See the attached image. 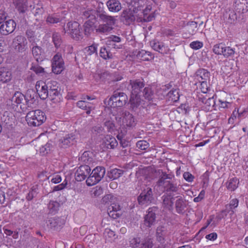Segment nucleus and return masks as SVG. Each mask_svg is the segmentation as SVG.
<instances>
[{
    "instance_id": "13d9d810",
    "label": "nucleus",
    "mask_w": 248,
    "mask_h": 248,
    "mask_svg": "<svg viewBox=\"0 0 248 248\" xmlns=\"http://www.w3.org/2000/svg\"><path fill=\"white\" fill-rule=\"evenodd\" d=\"M97 45L93 44L92 45L85 48V53L88 55H91L93 54L97 55Z\"/></svg>"
},
{
    "instance_id": "69168bd1",
    "label": "nucleus",
    "mask_w": 248,
    "mask_h": 248,
    "mask_svg": "<svg viewBox=\"0 0 248 248\" xmlns=\"http://www.w3.org/2000/svg\"><path fill=\"white\" fill-rule=\"evenodd\" d=\"M26 102V105L28 107H31L32 104H33V102L34 101V96L31 97V95H29V93H28L25 96V100Z\"/></svg>"
},
{
    "instance_id": "f8f14e48",
    "label": "nucleus",
    "mask_w": 248,
    "mask_h": 248,
    "mask_svg": "<svg viewBox=\"0 0 248 248\" xmlns=\"http://www.w3.org/2000/svg\"><path fill=\"white\" fill-rule=\"evenodd\" d=\"M91 168L88 165L80 166L75 173L76 181L81 182L88 178L90 174Z\"/></svg>"
},
{
    "instance_id": "49530a36",
    "label": "nucleus",
    "mask_w": 248,
    "mask_h": 248,
    "mask_svg": "<svg viewBox=\"0 0 248 248\" xmlns=\"http://www.w3.org/2000/svg\"><path fill=\"white\" fill-rule=\"evenodd\" d=\"M113 29V27L105 24H100L96 29V31L100 33L107 34Z\"/></svg>"
},
{
    "instance_id": "cd10ccee",
    "label": "nucleus",
    "mask_w": 248,
    "mask_h": 248,
    "mask_svg": "<svg viewBox=\"0 0 248 248\" xmlns=\"http://www.w3.org/2000/svg\"><path fill=\"white\" fill-rule=\"evenodd\" d=\"M84 99H85V98ZM77 105L78 108L85 110L87 114H90L91 111L95 108L92 103L86 101L85 100L78 101L77 103Z\"/></svg>"
},
{
    "instance_id": "79ce46f5",
    "label": "nucleus",
    "mask_w": 248,
    "mask_h": 248,
    "mask_svg": "<svg viewBox=\"0 0 248 248\" xmlns=\"http://www.w3.org/2000/svg\"><path fill=\"white\" fill-rule=\"evenodd\" d=\"M197 76L200 78L202 80H206L209 79L210 77V73L206 69H200L196 72Z\"/></svg>"
},
{
    "instance_id": "473e14b6",
    "label": "nucleus",
    "mask_w": 248,
    "mask_h": 248,
    "mask_svg": "<svg viewBox=\"0 0 248 248\" xmlns=\"http://www.w3.org/2000/svg\"><path fill=\"white\" fill-rule=\"evenodd\" d=\"M79 160L89 166L93 162V154L88 151L84 152L80 157Z\"/></svg>"
},
{
    "instance_id": "0eeeda50",
    "label": "nucleus",
    "mask_w": 248,
    "mask_h": 248,
    "mask_svg": "<svg viewBox=\"0 0 248 248\" xmlns=\"http://www.w3.org/2000/svg\"><path fill=\"white\" fill-rule=\"evenodd\" d=\"M130 86L131 89V96L130 101L133 104L132 100L140 95L145 86L143 79H133L130 80Z\"/></svg>"
},
{
    "instance_id": "680f3d73",
    "label": "nucleus",
    "mask_w": 248,
    "mask_h": 248,
    "mask_svg": "<svg viewBox=\"0 0 248 248\" xmlns=\"http://www.w3.org/2000/svg\"><path fill=\"white\" fill-rule=\"evenodd\" d=\"M136 146L141 150H145L149 147V144L145 140H140L137 142Z\"/></svg>"
},
{
    "instance_id": "6e6d98bb",
    "label": "nucleus",
    "mask_w": 248,
    "mask_h": 248,
    "mask_svg": "<svg viewBox=\"0 0 248 248\" xmlns=\"http://www.w3.org/2000/svg\"><path fill=\"white\" fill-rule=\"evenodd\" d=\"M44 13V9L42 7H36L35 8L34 11L33 12V13L35 16L36 17V20H43V14Z\"/></svg>"
},
{
    "instance_id": "774afa93",
    "label": "nucleus",
    "mask_w": 248,
    "mask_h": 248,
    "mask_svg": "<svg viewBox=\"0 0 248 248\" xmlns=\"http://www.w3.org/2000/svg\"><path fill=\"white\" fill-rule=\"evenodd\" d=\"M92 23L89 21V20L87 21L84 24V33L85 35H88L90 34L92 31Z\"/></svg>"
},
{
    "instance_id": "c756f323",
    "label": "nucleus",
    "mask_w": 248,
    "mask_h": 248,
    "mask_svg": "<svg viewBox=\"0 0 248 248\" xmlns=\"http://www.w3.org/2000/svg\"><path fill=\"white\" fill-rule=\"evenodd\" d=\"M167 234V229L162 226H158L156 230V240L160 243H164Z\"/></svg>"
},
{
    "instance_id": "5701e85b",
    "label": "nucleus",
    "mask_w": 248,
    "mask_h": 248,
    "mask_svg": "<svg viewBox=\"0 0 248 248\" xmlns=\"http://www.w3.org/2000/svg\"><path fill=\"white\" fill-rule=\"evenodd\" d=\"M97 16L99 17L100 20L103 22L104 23V24L106 25L113 27L115 24L116 21V18L114 16L107 15L105 12L99 13L97 15Z\"/></svg>"
},
{
    "instance_id": "e2e57ef3",
    "label": "nucleus",
    "mask_w": 248,
    "mask_h": 248,
    "mask_svg": "<svg viewBox=\"0 0 248 248\" xmlns=\"http://www.w3.org/2000/svg\"><path fill=\"white\" fill-rule=\"evenodd\" d=\"M37 193V192L36 190V188L35 186H33L26 196L27 200L31 201L34 197L36 196Z\"/></svg>"
},
{
    "instance_id": "3c124183",
    "label": "nucleus",
    "mask_w": 248,
    "mask_h": 248,
    "mask_svg": "<svg viewBox=\"0 0 248 248\" xmlns=\"http://www.w3.org/2000/svg\"><path fill=\"white\" fill-rule=\"evenodd\" d=\"M153 246V239L147 237L142 241L140 248H152Z\"/></svg>"
},
{
    "instance_id": "bb28decb",
    "label": "nucleus",
    "mask_w": 248,
    "mask_h": 248,
    "mask_svg": "<svg viewBox=\"0 0 248 248\" xmlns=\"http://www.w3.org/2000/svg\"><path fill=\"white\" fill-rule=\"evenodd\" d=\"M179 185L177 184L174 183L171 181L169 182L163 187L164 191L167 194L172 195L173 193H178V191L180 189Z\"/></svg>"
},
{
    "instance_id": "393cba45",
    "label": "nucleus",
    "mask_w": 248,
    "mask_h": 248,
    "mask_svg": "<svg viewBox=\"0 0 248 248\" xmlns=\"http://www.w3.org/2000/svg\"><path fill=\"white\" fill-rule=\"evenodd\" d=\"M13 4L20 14H24L28 9L27 0H13Z\"/></svg>"
},
{
    "instance_id": "7c9ffc66",
    "label": "nucleus",
    "mask_w": 248,
    "mask_h": 248,
    "mask_svg": "<svg viewBox=\"0 0 248 248\" xmlns=\"http://www.w3.org/2000/svg\"><path fill=\"white\" fill-rule=\"evenodd\" d=\"M152 9L151 6L150 5H146V7L143 9L141 14H142L143 17V20L144 22H149L153 20L155 18L154 13L149 14Z\"/></svg>"
},
{
    "instance_id": "1a4fd4ad",
    "label": "nucleus",
    "mask_w": 248,
    "mask_h": 248,
    "mask_svg": "<svg viewBox=\"0 0 248 248\" xmlns=\"http://www.w3.org/2000/svg\"><path fill=\"white\" fill-rule=\"evenodd\" d=\"M52 72L56 74H60L64 69V62L62 54L57 53L51 60Z\"/></svg>"
},
{
    "instance_id": "864d4df0",
    "label": "nucleus",
    "mask_w": 248,
    "mask_h": 248,
    "mask_svg": "<svg viewBox=\"0 0 248 248\" xmlns=\"http://www.w3.org/2000/svg\"><path fill=\"white\" fill-rule=\"evenodd\" d=\"M225 45L222 43L217 44L214 46L213 52L217 55H222Z\"/></svg>"
},
{
    "instance_id": "de8ad7c7",
    "label": "nucleus",
    "mask_w": 248,
    "mask_h": 248,
    "mask_svg": "<svg viewBox=\"0 0 248 248\" xmlns=\"http://www.w3.org/2000/svg\"><path fill=\"white\" fill-rule=\"evenodd\" d=\"M60 203L54 201H50L48 204V208L51 214H55L59 210Z\"/></svg>"
},
{
    "instance_id": "09e8293b",
    "label": "nucleus",
    "mask_w": 248,
    "mask_h": 248,
    "mask_svg": "<svg viewBox=\"0 0 248 248\" xmlns=\"http://www.w3.org/2000/svg\"><path fill=\"white\" fill-rule=\"evenodd\" d=\"M30 69L35 72L37 75L42 76L45 73L44 68L40 66L38 63L35 64L32 63Z\"/></svg>"
},
{
    "instance_id": "72a5a7b5",
    "label": "nucleus",
    "mask_w": 248,
    "mask_h": 248,
    "mask_svg": "<svg viewBox=\"0 0 248 248\" xmlns=\"http://www.w3.org/2000/svg\"><path fill=\"white\" fill-rule=\"evenodd\" d=\"M175 206L177 213L182 214L186 208V202L182 198H179L176 201Z\"/></svg>"
},
{
    "instance_id": "7ed1b4c3",
    "label": "nucleus",
    "mask_w": 248,
    "mask_h": 248,
    "mask_svg": "<svg viewBox=\"0 0 248 248\" xmlns=\"http://www.w3.org/2000/svg\"><path fill=\"white\" fill-rule=\"evenodd\" d=\"M65 33L68 34L73 39L78 41L83 38L82 28L76 21L69 22L63 28Z\"/></svg>"
},
{
    "instance_id": "a19ab883",
    "label": "nucleus",
    "mask_w": 248,
    "mask_h": 248,
    "mask_svg": "<svg viewBox=\"0 0 248 248\" xmlns=\"http://www.w3.org/2000/svg\"><path fill=\"white\" fill-rule=\"evenodd\" d=\"M163 204L164 205L168 208H171L173 205V200L174 198L171 197V195L164 194L162 197Z\"/></svg>"
},
{
    "instance_id": "58836bf2",
    "label": "nucleus",
    "mask_w": 248,
    "mask_h": 248,
    "mask_svg": "<svg viewBox=\"0 0 248 248\" xmlns=\"http://www.w3.org/2000/svg\"><path fill=\"white\" fill-rule=\"evenodd\" d=\"M167 97L169 100L176 102L179 100L180 95L177 89H173L167 93Z\"/></svg>"
},
{
    "instance_id": "a18cd8bd",
    "label": "nucleus",
    "mask_w": 248,
    "mask_h": 248,
    "mask_svg": "<svg viewBox=\"0 0 248 248\" xmlns=\"http://www.w3.org/2000/svg\"><path fill=\"white\" fill-rule=\"evenodd\" d=\"M100 56L103 59L107 60L112 58V54L110 52L109 50L105 47H102L100 49Z\"/></svg>"
},
{
    "instance_id": "412c9836",
    "label": "nucleus",
    "mask_w": 248,
    "mask_h": 248,
    "mask_svg": "<svg viewBox=\"0 0 248 248\" xmlns=\"http://www.w3.org/2000/svg\"><path fill=\"white\" fill-rule=\"evenodd\" d=\"M150 46L155 50L163 54H167L169 51V48L164 45L163 42L156 40L151 41Z\"/></svg>"
},
{
    "instance_id": "e433bc0d",
    "label": "nucleus",
    "mask_w": 248,
    "mask_h": 248,
    "mask_svg": "<svg viewBox=\"0 0 248 248\" xmlns=\"http://www.w3.org/2000/svg\"><path fill=\"white\" fill-rule=\"evenodd\" d=\"M224 16L226 19V22L230 24L234 23L237 19L235 12L231 10L226 11V13L224 15Z\"/></svg>"
},
{
    "instance_id": "c03bdc74",
    "label": "nucleus",
    "mask_w": 248,
    "mask_h": 248,
    "mask_svg": "<svg viewBox=\"0 0 248 248\" xmlns=\"http://www.w3.org/2000/svg\"><path fill=\"white\" fill-rule=\"evenodd\" d=\"M53 148L52 141H50L40 148V152L42 155L48 154Z\"/></svg>"
},
{
    "instance_id": "338daca9",
    "label": "nucleus",
    "mask_w": 248,
    "mask_h": 248,
    "mask_svg": "<svg viewBox=\"0 0 248 248\" xmlns=\"http://www.w3.org/2000/svg\"><path fill=\"white\" fill-rule=\"evenodd\" d=\"M61 19L57 16H49L46 18V22L50 24L57 23L61 21Z\"/></svg>"
},
{
    "instance_id": "c85d7f7f",
    "label": "nucleus",
    "mask_w": 248,
    "mask_h": 248,
    "mask_svg": "<svg viewBox=\"0 0 248 248\" xmlns=\"http://www.w3.org/2000/svg\"><path fill=\"white\" fill-rule=\"evenodd\" d=\"M11 72L6 67H0V81L6 83L11 80Z\"/></svg>"
},
{
    "instance_id": "dca6fc26",
    "label": "nucleus",
    "mask_w": 248,
    "mask_h": 248,
    "mask_svg": "<svg viewBox=\"0 0 248 248\" xmlns=\"http://www.w3.org/2000/svg\"><path fill=\"white\" fill-rule=\"evenodd\" d=\"M133 54L136 59L143 61H150L154 58V55L151 52L143 49H136L133 51Z\"/></svg>"
},
{
    "instance_id": "4d7b16f0",
    "label": "nucleus",
    "mask_w": 248,
    "mask_h": 248,
    "mask_svg": "<svg viewBox=\"0 0 248 248\" xmlns=\"http://www.w3.org/2000/svg\"><path fill=\"white\" fill-rule=\"evenodd\" d=\"M239 201L237 199L232 200L229 204L225 205V208L227 210H234L238 205Z\"/></svg>"
},
{
    "instance_id": "4468645a",
    "label": "nucleus",
    "mask_w": 248,
    "mask_h": 248,
    "mask_svg": "<svg viewBox=\"0 0 248 248\" xmlns=\"http://www.w3.org/2000/svg\"><path fill=\"white\" fill-rule=\"evenodd\" d=\"M16 27V22L12 19L3 22L0 26V33L3 35H7L12 33Z\"/></svg>"
},
{
    "instance_id": "9b49d317",
    "label": "nucleus",
    "mask_w": 248,
    "mask_h": 248,
    "mask_svg": "<svg viewBox=\"0 0 248 248\" xmlns=\"http://www.w3.org/2000/svg\"><path fill=\"white\" fill-rule=\"evenodd\" d=\"M77 139V136L74 133L66 134L59 140V147L63 149L68 148L76 144Z\"/></svg>"
},
{
    "instance_id": "603ef678",
    "label": "nucleus",
    "mask_w": 248,
    "mask_h": 248,
    "mask_svg": "<svg viewBox=\"0 0 248 248\" xmlns=\"http://www.w3.org/2000/svg\"><path fill=\"white\" fill-rule=\"evenodd\" d=\"M142 241L140 237H134L130 239L129 245L132 248H140Z\"/></svg>"
},
{
    "instance_id": "a878e982",
    "label": "nucleus",
    "mask_w": 248,
    "mask_h": 248,
    "mask_svg": "<svg viewBox=\"0 0 248 248\" xmlns=\"http://www.w3.org/2000/svg\"><path fill=\"white\" fill-rule=\"evenodd\" d=\"M108 10L111 12H118L122 9V5L118 0H108L106 2Z\"/></svg>"
},
{
    "instance_id": "a211bd4d",
    "label": "nucleus",
    "mask_w": 248,
    "mask_h": 248,
    "mask_svg": "<svg viewBox=\"0 0 248 248\" xmlns=\"http://www.w3.org/2000/svg\"><path fill=\"white\" fill-rule=\"evenodd\" d=\"M31 54L38 63H41L44 60V50L38 45L30 48Z\"/></svg>"
},
{
    "instance_id": "2eb2a0df",
    "label": "nucleus",
    "mask_w": 248,
    "mask_h": 248,
    "mask_svg": "<svg viewBox=\"0 0 248 248\" xmlns=\"http://www.w3.org/2000/svg\"><path fill=\"white\" fill-rule=\"evenodd\" d=\"M35 88L41 99L45 100L47 98H49V95L46 82L43 80L37 81L35 85Z\"/></svg>"
},
{
    "instance_id": "39448f33",
    "label": "nucleus",
    "mask_w": 248,
    "mask_h": 248,
    "mask_svg": "<svg viewBox=\"0 0 248 248\" xmlns=\"http://www.w3.org/2000/svg\"><path fill=\"white\" fill-rule=\"evenodd\" d=\"M46 83L49 95V99L53 101L54 102H59L60 100L61 94L57 82L51 80L47 81Z\"/></svg>"
},
{
    "instance_id": "2f4dec72",
    "label": "nucleus",
    "mask_w": 248,
    "mask_h": 248,
    "mask_svg": "<svg viewBox=\"0 0 248 248\" xmlns=\"http://www.w3.org/2000/svg\"><path fill=\"white\" fill-rule=\"evenodd\" d=\"M146 3L147 0H138L137 1H135L132 5V11L136 14L138 13L139 12L141 13Z\"/></svg>"
},
{
    "instance_id": "bf43d9fd",
    "label": "nucleus",
    "mask_w": 248,
    "mask_h": 248,
    "mask_svg": "<svg viewBox=\"0 0 248 248\" xmlns=\"http://www.w3.org/2000/svg\"><path fill=\"white\" fill-rule=\"evenodd\" d=\"M115 198L111 194H107L102 199V202L104 204L112 203L114 202Z\"/></svg>"
},
{
    "instance_id": "aec40b11",
    "label": "nucleus",
    "mask_w": 248,
    "mask_h": 248,
    "mask_svg": "<svg viewBox=\"0 0 248 248\" xmlns=\"http://www.w3.org/2000/svg\"><path fill=\"white\" fill-rule=\"evenodd\" d=\"M234 9L240 13H245L248 11V0H234Z\"/></svg>"
},
{
    "instance_id": "5fc2aeb1",
    "label": "nucleus",
    "mask_w": 248,
    "mask_h": 248,
    "mask_svg": "<svg viewBox=\"0 0 248 248\" xmlns=\"http://www.w3.org/2000/svg\"><path fill=\"white\" fill-rule=\"evenodd\" d=\"M187 29L189 33L192 35L194 34L197 29V23L195 21H191L187 24Z\"/></svg>"
},
{
    "instance_id": "f3484780",
    "label": "nucleus",
    "mask_w": 248,
    "mask_h": 248,
    "mask_svg": "<svg viewBox=\"0 0 248 248\" xmlns=\"http://www.w3.org/2000/svg\"><path fill=\"white\" fill-rule=\"evenodd\" d=\"M103 148L107 149H113L118 145L116 139L111 135H107L103 139Z\"/></svg>"
},
{
    "instance_id": "8fccbe9b",
    "label": "nucleus",
    "mask_w": 248,
    "mask_h": 248,
    "mask_svg": "<svg viewBox=\"0 0 248 248\" xmlns=\"http://www.w3.org/2000/svg\"><path fill=\"white\" fill-rule=\"evenodd\" d=\"M235 53V49L230 46H224L222 55L225 58L232 57Z\"/></svg>"
},
{
    "instance_id": "0e129e2a",
    "label": "nucleus",
    "mask_w": 248,
    "mask_h": 248,
    "mask_svg": "<svg viewBox=\"0 0 248 248\" xmlns=\"http://www.w3.org/2000/svg\"><path fill=\"white\" fill-rule=\"evenodd\" d=\"M189 46L193 49L197 50L203 46V43L199 41H193L189 44Z\"/></svg>"
},
{
    "instance_id": "6ab92c4d",
    "label": "nucleus",
    "mask_w": 248,
    "mask_h": 248,
    "mask_svg": "<svg viewBox=\"0 0 248 248\" xmlns=\"http://www.w3.org/2000/svg\"><path fill=\"white\" fill-rule=\"evenodd\" d=\"M121 20L125 25H129L134 22L135 17L130 9L124 10L121 15Z\"/></svg>"
},
{
    "instance_id": "423d86ee",
    "label": "nucleus",
    "mask_w": 248,
    "mask_h": 248,
    "mask_svg": "<svg viewBox=\"0 0 248 248\" xmlns=\"http://www.w3.org/2000/svg\"><path fill=\"white\" fill-rule=\"evenodd\" d=\"M12 46L17 53L25 52L28 47V42L26 38L22 35L16 36L13 40Z\"/></svg>"
},
{
    "instance_id": "6e6552de",
    "label": "nucleus",
    "mask_w": 248,
    "mask_h": 248,
    "mask_svg": "<svg viewBox=\"0 0 248 248\" xmlns=\"http://www.w3.org/2000/svg\"><path fill=\"white\" fill-rule=\"evenodd\" d=\"M137 200L139 204L141 205H147L154 202L155 198L152 188L148 187L144 189L138 197Z\"/></svg>"
},
{
    "instance_id": "20e7f679",
    "label": "nucleus",
    "mask_w": 248,
    "mask_h": 248,
    "mask_svg": "<svg viewBox=\"0 0 248 248\" xmlns=\"http://www.w3.org/2000/svg\"><path fill=\"white\" fill-rule=\"evenodd\" d=\"M106 170L104 167L97 166L94 168L87 178L86 184L88 186L95 185L104 177Z\"/></svg>"
},
{
    "instance_id": "b1692460",
    "label": "nucleus",
    "mask_w": 248,
    "mask_h": 248,
    "mask_svg": "<svg viewBox=\"0 0 248 248\" xmlns=\"http://www.w3.org/2000/svg\"><path fill=\"white\" fill-rule=\"evenodd\" d=\"M123 124L127 127H132L136 125L135 119L132 114L128 111H124L122 114Z\"/></svg>"
},
{
    "instance_id": "f704fd0d",
    "label": "nucleus",
    "mask_w": 248,
    "mask_h": 248,
    "mask_svg": "<svg viewBox=\"0 0 248 248\" xmlns=\"http://www.w3.org/2000/svg\"><path fill=\"white\" fill-rule=\"evenodd\" d=\"M52 42L56 48L61 47L63 41L60 33L57 32H53L52 34Z\"/></svg>"
},
{
    "instance_id": "4c0bfd02",
    "label": "nucleus",
    "mask_w": 248,
    "mask_h": 248,
    "mask_svg": "<svg viewBox=\"0 0 248 248\" xmlns=\"http://www.w3.org/2000/svg\"><path fill=\"white\" fill-rule=\"evenodd\" d=\"M153 95V92L151 88L149 86L145 87L143 88L141 93L139 97L143 96L146 99L150 100L152 99Z\"/></svg>"
},
{
    "instance_id": "f257e3e1",
    "label": "nucleus",
    "mask_w": 248,
    "mask_h": 248,
    "mask_svg": "<svg viewBox=\"0 0 248 248\" xmlns=\"http://www.w3.org/2000/svg\"><path fill=\"white\" fill-rule=\"evenodd\" d=\"M26 120L29 126H38L46 120L45 113L40 109H36L28 112L26 116Z\"/></svg>"
},
{
    "instance_id": "052dcab7",
    "label": "nucleus",
    "mask_w": 248,
    "mask_h": 248,
    "mask_svg": "<svg viewBox=\"0 0 248 248\" xmlns=\"http://www.w3.org/2000/svg\"><path fill=\"white\" fill-rule=\"evenodd\" d=\"M96 11L93 9H88L83 12V16L85 18H91V19H94L95 18V14Z\"/></svg>"
},
{
    "instance_id": "ea45409f",
    "label": "nucleus",
    "mask_w": 248,
    "mask_h": 248,
    "mask_svg": "<svg viewBox=\"0 0 248 248\" xmlns=\"http://www.w3.org/2000/svg\"><path fill=\"white\" fill-rule=\"evenodd\" d=\"M239 184V180L236 178H232L230 179L226 183L227 188L231 190L234 191L238 187Z\"/></svg>"
},
{
    "instance_id": "ddd939ff",
    "label": "nucleus",
    "mask_w": 248,
    "mask_h": 248,
    "mask_svg": "<svg viewBox=\"0 0 248 248\" xmlns=\"http://www.w3.org/2000/svg\"><path fill=\"white\" fill-rule=\"evenodd\" d=\"M157 211L156 207L149 208L147 214L144 217V225L149 228L154 225L156 221V212Z\"/></svg>"
},
{
    "instance_id": "4be33fe9",
    "label": "nucleus",
    "mask_w": 248,
    "mask_h": 248,
    "mask_svg": "<svg viewBox=\"0 0 248 248\" xmlns=\"http://www.w3.org/2000/svg\"><path fill=\"white\" fill-rule=\"evenodd\" d=\"M65 223L64 219L59 217H54L49 219L47 226L54 230H59Z\"/></svg>"
},
{
    "instance_id": "37998d69",
    "label": "nucleus",
    "mask_w": 248,
    "mask_h": 248,
    "mask_svg": "<svg viewBox=\"0 0 248 248\" xmlns=\"http://www.w3.org/2000/svg\"><path fill=\"white\" fill-rule=\"evenodd\" d=\"M124 171L118 169H111L108 172V177L113 180L119 178L123 174Z\"/></svg>"
},
{
    "instance_id": "f03ea898",
    "label": "nucleus",
    "mask_w": 248,
    "mask_h": 248,
    "mask_svg": "<svg viewBox=\"0 0 248 248\" xmlns=\"http://www.w3.org/2000/svg\"><path fill=\"white\" fill-rule=\"evenodd\" d=\"M128 100L127 95L118 90L115 91L113 94L105 103L111 108H121L124 106Z\"/></svg>"
},
{
    "instance_id": "9d476101",
    "label": "nucleus",
    "mask_w": 248,
    "mask_h": 248,
    "mask_svg": "<svg viewBox=\"0 0 248 248\" xmlns=\"http://www.w3.org/2000/svg\"><path fill=\"white\" fill-rule=\"evenodd\" d=\"M26 95H24L19 92H16L12 97L7 100V105L9 108L16 110L18 105L23 103Z\"/></svg>"
},
{
    "instance_id": "c9c22d12",
    "label": "nucleus",
    "mask_w": 248,
    "mask_h": 248,
    "mask_svg": "<svg viewBox=\"0 0 248 248\" xmlns=\"http://www.w3.org/2000/svg\"><path fill=\"white\" fill-rule=\"evenodd\" d=\"M202 101L205 104L207 110H211L212 109H215V100L214 97H209L206 99L203 97L202 99Z\"/></svg>"
}]
</instances>
